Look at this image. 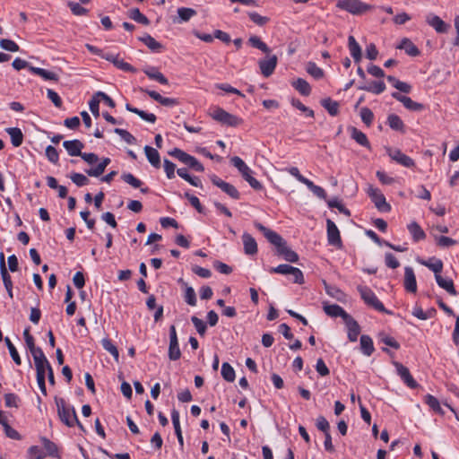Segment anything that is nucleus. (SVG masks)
<instances>
[{
    "mask_svg": "<svg viewBox=\"0 0 459 459\" xmlns=\"http://www.w3.org/2000/svg\"><path fill=\"white\" fill-rule=\"evenodd\" d=\"M255 227L264 234L271 244L276 247L278 255H282L286 261L296 263L299 260L298 254L288 247L287 242L281 235L257 221L255 222Z\"/></svg>",
    "mask_w": 459,
    "mask_h": 459,
    "instance_id": "1",
    "label": "nucleus"
},
{
    "mask_svg": "<svg viewBox=\"0 0 459 459\" xmlns=\"http://www.w3.org/2000/svg\"><path fill=\"white\" fill-rule=\"evenodd\" d=\"M55 403L57 415L65 426L72 428L76 425L82 431H86L83 425L79 421L76 411L73 406L67 405L65 399L61 397H55Z\"/></svg>",
    "mask_w": 459,
    "mask_h": 459,
    "instance_id": "2",
    "label": "nucleus"
},
{
    "mask_svg": "<svg viewBox=\"0 0 459 459\" xmlns=\"http://www.w3.org/2000/svg\"><path fill=\"white\" fill-rule=\"evenodd\" d=\"M336 7L353 15H361L374 8L373 5L360 0H338Z\"/></svg>",
    "mask_w": 459,
    "mask_h": 459,
    "instance_id": "3",
    "label": "nucleus"
},
{
    "mask_svg": "<svg viewBox=\"0 0 459 459\" xmlns=\"http://www.w3.org/2000/svg\"><path fill=\"white\" fill-rule=\"evenodd\" d=\"M231 164L238 169L243 178L248 182L250 186L255 190H261L263 188L262 184L252 177L250 168L244 162L242 159L238 156H234L230 159Z\"/></svg>",
    "mask_w": 459,
    "mask_h": 459,
    "instance_id": "4",
    "label": "nucleus"
},
{
    "mask_svg": "<svg viewBox=\"0 0 459 459\" xmlns=\"http://www.w3.org/2000/svg\"><path fill=\"white\" fill-rule=\"evenodd\" d=\"M363 301L369 307L379 312L389 313L384 307L383 303L377 299L372 290L367 286L359 285L357 287Z\"/></svg>",
    "mask_w": 459,
    "mask_h": 459,
    "instance_id": "5",
    "label": "nucleus"
},
{
    "mask_svg": "<svg viewBox=\"0 0 459 459\" xmlns=\"http://www.w3.org/2000/svg\"><path fill=\"white\" fill-rule=\"evenodd\" d=\"M169 154L178 159L179 161L186 164L190 169H193L195 171L203 172L204 170V166L197 160L196 158L185 152L184 151L178 148H174L172 151L169 152Z\"/></svg>",
    "mask_w": 459,
    "mask_h": 459,
    "instance_id": "6",
    "label": "nucleus"
},
{
    "mask_svg": "<svg viewBox=\"0 0 459 459\" xmlns=\"http://www.w3.org/2000/svg\"><path fill=\"white\" fill-rule=\"evenodd\" d=\"M367 193L378 211L382 212H388L391 211V205L386 202L385 195L379 189L373 186H369Z\"/></svg>",
    "mask_w": 459,
    "mask_h": 459,
    "instance_id": "7",
    "label": "nucleus"
},
{
    "mask_svg": "<svg viewBox=\"0 0 459 459\" xmlns=\"http://www.w3.org/2000/svg\"><path fill=\"white\" fill-rule=\"evenodd\" d=\"M216 121L230 126H238L243 123V120L221 108H216L212 115Z\"/></svg>",
    "mask_w": 459,
    "mask_h": 459,
    "instance_id": "8",
    "label": "nucleus"
},
{
    "mask_svg": "<svg viewBox=\"0 0 459 459\" xmlns=\"http://www.w3.org/2000/svg\"><path fill=\"white\" fill-rule=\"evenodd\" d=\"M386 152L393 160L405 168H412L415 166L414 160L397 148L387 147Z\"/></svg>",
    "mask_w": 459,
    "mask_h": 459,
    "instance_id": "9",
    "label": "nucleus"
},
{
    "mask_svg": "<svg viewBox=\"0 0 459 459\" xmlns=\"http://www.w3.org/2000/svg\"><path fill=\"white\" fill-rule=\"evenodd\" d=\"M210 179L214 186L221 188L225 194L230 196L232 199L238 200L240 198L239 192L233 185L223 181L216 175L211 176Z\"/></svg>",
    "mask_w": 459,
    "mask_h": 459,
    "instance_id": "10",
    "label": "nucleus"
},
{
    "mask_svg": "<svg viewBox=\"0 0 459 459\" xmlns=\"http://www.w3.org/2000/svg\"><path fill=\"white\" fill-rule=\"evenodd\" d=\"M277 63H278V58L275 55L270 56L269 54H267L266 58L261 59L258 62L261 74L264 77L271 76L275 70Z\"/></svg>",
    "mask_w": 459,
    "mask_h": 459,
    "instance_id": "11",
    "label": "nucleus"
},
{
    "mask_svg": "<svg viewBox=\"0 0 459 459\" xmlns=\"http://www.w3.org/2000/svg\"><path fill=\"white\" fill-rule=\"evenodd\" d=\"M393 365L395 367L397 374L400 376L402 380L404 382V384L408 387H410L411 389L418 387L419 385L416 382V380L412 377V376L411 375L408 368H406L405 366H403L402 363H400L398 361H393Z\"/></svg>",
    "mask_w": 459,
    "mask_h": 459,
    "instance_id": "12",
    "label": "nucleus"
},
{
    "mask_svg": "<svg viewBox=\"0 0 459 459\" xmlns=\"http://www.w3.org/2000/svg\"><path fill=\"white\" fill-rule=\"evenodd\" d=\"M30 353L34 359L37 373H46L47 369L49 368L51 365L48 360L47 357L45 356L42 349L38 348L37 350Z\"/></svg>",
    "mask_w": 459,
    "mask_h": 459,
    "instance_id": "13",
    "label": "nucleus"
},
{
    "mask_svg": "<svg viewBox=\"0 0 459 459\" xmlns=\"http://www.w3.org/2000/svg\"><path fill=\"white\" fill-rule=\"evenodd\" d=\"M326 229H327V240L328 243L332 246L341 247H342V239L340 231L335 225V223L330 220H326Z\"/></svg>",
    "mask_w": 459,
    "mask_h": 459,
    "instance_id": "14",
    "label": "nucleus"
},
{
    "mask_svg": "<svg viewBox=\"0 0 459 459\" xmlns=\"http://www.w3.org/2000/svg\"><path fill=\"white\" fill-rule=\"evenodd\" d=\"M392 97L403 104V106L411 111H421L424 109V105L412 100L410 97L402 95L399 92H393Z\"/></svg>",
    "mask_w": 459,
    "mask_h": 459,
    "instance_id": "15",
    "label": "nucleus"
},
{
    "mask_svg": "<svg viewBox=\"0 0 459 459\" xmlns=\"http://www.w3.org/2000/svg\"><path fill=\"white\" fill-rule=\"evenodd\" d=\"M427 23L435 29L437 33H446L450 28V25L445 22L439 16L429 13L426 17Z\"/></svg>",
    "mask_w": 459,
    "mask_h": 459,
    "instance_id": "16",
    "label": "nucleus"
},
{
    "mask_svg": "<svg viewBox=\"0 0 459 459\" xmlns=\"http://www.w3.org/2000/svg\"><path fill=\"white\" fill-rule=\"evenodd\" d=\"M102 58L113 63L116 67H117L118 69H121L125 72H131V73L136 72V69L134 66H132L130 64L125 62L123 59H120L118 55H114L112 53H106L105 55H102Z\"/></svg>",
    "mask_w": 459,
    "mask_h": 459,
    "instance_id": "17",
    "label": "nucleus"
},
{
    "mask_svg": "<svg viewBox=\"0 0 459 459\" xmlns=\"http://www.w3.org/2000/svg\"><path fill=\"white\" fill-rule=\"evenodd\" d=\"M403 285L408 292L415 293L417 291V281L415 273L413 269L410 266H406L404 268Z\"/></svg>",
    "mask_w": 459,
    "mask_h": 459,
    "instance_id": "18",
    "label": "nucleus"
},
{
    "mask_svg": "<svg viewBox=\"0 0 459 459\" xmlns=\"http://www.w3.org/2000/svg\"><path fill=\"white\" fill-rule=\"evenodd\" d=\"M344 323L348 328V339L351 342H356L360 333L359 325L351 315L344 320Z\"/></svg>",
    "mask_w": 459,
    "mask_h": 459,
    "instance_id": "19",
    "label": "nucleus"
},
{
    "mask_svg": "<svg viewBox=\"0 0 459 459\" xmlns=\"http://www.w3.org/2000/svg\"><path fill=\"white\" fill-rule=\"evenodd\" d=\"M63 146L71 156H80L82 150L84 147L83 143L80 140H70L65 141Z\"/></svg>",
    "mask_w": 459,
    "mask_h": 459,
    "instance_id": "20",
    "label": "nucleus"
},
{
    "mask_svg": "<svg viewBox=\"0 0 459 459\" xmlns=\"http://www.w3.org/2000/svg\"><path fill=\"white\" fill-rule=\"evenodd\" d=\"M397 48L403 49L405 53L410 56H418L420 54L418 47L407 38L401 40V43L397 46Z\"/></svg>",
    "mask_w": 459,
    "mask_h": 459,
    "instance_id": "21",
    "label": "nucleus"
},
{
    "mask_svg": "<svg viewBox=\"0 0 459 459\" xmlns=\"http://www.w3.org/2000/svg\"><path fill=\"white\" fill-rule=\"evenodd\" d=\"M324 311L325 314L332 317H342L343 321L350 316L341 306L333 304V305H325Z\"/></svg>",
    "mask_w": 459,
    "mask_h": 459,
    "instance_id": "22",
    "label": "nucleus"
},
{
    "mask_svg": "<svg viewBox=\"0 0 459 459\" xmlns=\"http://www.w3.org/2000/svg\"><path fill=\"white\" fill-rule=\"evenodd\" d=\"M244 251L247 255H253L257 253V244L255 239L248 233L242 235Z\"/></svg>",
    "mask_w": 459,
    "mask_h": 459,
    "instance_id": "23",
    "label": "nucleus"
},
{
    "mask_svg": "<svg viewBox=\"0 0 459 459\" xmlns=\"http://www.w3.org/2000/svg\"><path fill=\"white\" fill-rule=\"evenodd\" d=\"M348 47L351 52V56L353 57L356 63H359L361 60L362 53L361 48L359 43L356 41L353 36H349L348 38Z\"/></svg>",
    "mask_w": 459,
    "mask_h": 459,
    "instance_id": "24",
    "label": "nucleus"
},
{
    "mask_svg": "<svg viewBox=\"0 0 459 459\" xmlns=\"http://www.w3.org/2000/svg\"><path fill=\"white\" fill-rule=\"evenodd\" d=\"M144 152H145L148 161L154 168L159 169L160 167V157L159 152L156 149H154L149 145H146L144 147Z\"/></svg>",
    "mask_w": 459,
    "mask_h": 459,
    "instance_id": "25",
    "label": "nucleus"
},
{
    "mask_svg": "<svg viewBox=\"0 0 459 459\" xmlns=\"http://www.w3.org/2000/svg\"><path fill=\"white\" fill-rule=\"evenodd\" d=\"M385 83L383 81L372 82L371 84H360L358 86L359 90L372 92L374 94H380L385 90Z\"/></svg>",
    "mask_w": 459,
    "mask_h": 459,
    "instance_id": "26",
    "label": "nucleus"
},
{
    "mask_svg": "<svg viewBox=\"0 0 459 459\" xmlns=\"http://www.w3.org/2000/svg\"><path fill=\"white\" fill-rule=\"evenodd\" d=\"M171 420L175 429V434L178 437V444L182 448L184 446V439L182 436V430L179 423V412L177 410H172L171 411Z\"/></svg>",
    "mask_w": 459,
    "mask_h": 459,
    "instance_id": "27",
    "label": "nucleus"
},
{
    "mask_svg": "<svg viewBox=\"0 0 459 459\" xmlns=\"http://www.w3.org/2000/svg\"><path fill=\"white\" fill-rule=\"evenodd\" d=\"M387 124L393 130L405 133V125L398 115L390 114L387 117Z\"/></svg>",
    "mask_w": 459,
    "mask_h": 459,
    "instance_id": "28",
    "label": "nucleus"
},
{
    "mask_svg": "<svg viewBox=\"0 0 459 459\" xmlns=\"http://www.w3.org/2000/svg\"><path fill=\"white\" fill-rule=\"evenodd\" d=\"M6 133L10 135L12 144L14 147H19L22 145V141H23V134L20 128L9 127V128H6Z\"/></svg>",
    "mask_w": 459,
    "mask_h": 459,
    "instance_id": "29",
    "label": "nucleus"
},
{
    "mask_svg": "<svg viewBox=\"0 0 459 459\" xmlns=\"http://www.w3.org/2000/svg\"><path fill=\"white\" fill-rule=\"evenodd\" d=\"M351 136L359 145L364 146V147H366L368 149L371 148L367 135L363 132H361L359 129H357L356 127H351Z\"/></svg>",
    "mask_w": 459,
    "mask_h": 459,
    "instance_id": "30",
    "label": "nucleus"
},
{
    "mask_svg": "<svg viewBox=\"0 0 459 459\" xmlns=\"http://www.w3.org/2000/svg\"><path fill=\"white\" fill-rule=\"evenodd\" d=\"M109 158H103L101 161L95 167L86 170V174L90 177L98 178L103 174L107 166L110 163Z\"/></svg>",
    "mask_w": 459,
    "mask_h": 459,
    "instance_id": "31",
    "label": "nucleus"
},
{
    "mask_svg": "<svg viewBox=\"0 0 459 459\" xmlns=\"http://www.w3.org/2000/svg\"><path fill=\"white\" fill-rule=\"evenodd\" d=\"M126 110L134 113V114H136L138 115L142 119L147 121V122H150V123H155L156 122V116L152 113H147L143 110H141L137 108H134L133 106H131L130 104H126Z\"/></svg>",
    "mask_w": 459,
    "mask_h": 459,
    "instance_id": "32",
    "label": "nucleus"
},
{
    "mask_svg": "<svg viewBox=\"0 0 459 459\" xmlns=\"http://www.w3.org/2000/svg\"><path fill=\"white\" fill-rule=\"evenodd\" d=\"M436 281L437 285L446 290L450 295H456L454 281L451 279H445L441 275H436Z\"/></svg>",
    "mask_w": 459,
    "mask_h": 459,
    "instance_id": "33",
    "label": "nucleus"
},
{
    "mask_svg": "<svg viewBox=\"0 0 459 459\" xmlns=\"http://www.w3.org/2000/svg\"><path fill=\"white\" fill-rule=\"evenodd\" d=\"M419 262L425 265L426 267H428L429 269H430L431 271L434 272L435 273V276L436 275H440V273L442 272L443 270V263L440 259H435V258H432L429 261H425V260H419Z\"/></svg>",
    "mask_w": 459,
    "mask_h": 459,
    "instance_id": "34",
    "label": "nucleus"
},
{
    "mask_svg": "<svg viewBox=\"0 0 459 459\" xmlns=\"http://www.w3.org/2000/svg\"><path fill=\"white\" fill-rule=\"evenodd\" d=\"M360 349L361 351L367 356H370L374 352V344L370 336L366 334L361 335Z\"/></svg>",
    "mask_w": 459,
    "mask_h": 459,
    "instance_id": "35",
    "label": "nucleus"
},
{
    "mask_svg": "<svg viewBox=\"0 0 459 459\" xmlns=\"http://www.w3.org/2000/svg\"><path fill=\"white\" fill-rule=\"evenodd\" d=\"M408 230L415 242L422 240L426 238L425 232L420 228V226L415 221H413L408 225Z\"/></svg>",
    "mask_w": 459,
    "mask_h": 459,
    "instance_id": "36",
    "label": "nucleus"
},
{
    "mask_svg": "<svg viewBox=\"0 0 459 459\" xmlns=\"http://www.w3.org/2000/svg\"><path fill=\"white\" fill-rule=\"evenodd\" d=\"M321 105L327 110L331 116H337L339 114V103L333 100L331 98L323 99Z\"/></svg>",
    "mask_w": 459,
    "mask_h": 459,
    "instance_id": "37",
    "label": "nucleus"
},
{
    "mask_svg": "<svg viewBox=\"0 0 459 459\" xmlns=\"http://www.w3.org/2000/svg\"><path fill=\"white\" fill-rule=\"evenodd\" d=\"M30 70L33 74L41 76L44 80H47V81H57L58 80V75L56 74L48 71L46 69L30 66Z\"/></svg>",
    "mask_w": 459,
    "mask_h": 459,
    "instance_id": "38",
    "label": "nucleus"
},
{
    "mask_svg": "<svg viewBox=\"0 0 459 459\" xmlns=\"http://www.w3.org/2000/svg\"><path fill=\"white\" fill-rule=\"evenodd\" d=\"M292 86L302 95L308 96L311 92V87L309 83L302 79L299 78L293 82Z\"/></svg>",
    "mask_w": 459,
    "mask_h": 459,
    "instance_id": "39",
    "label": "nucleus"
},
{
    "mask_svg": "<svg viewBox=\"0 0 459 459\" xmlns=\"http://www.w3.org/2000/svg\"><path fill=\"white\" fill-rule=\"evenodd\" d=\"M128 17L140 24H150V20L144 14H143L138 8H133L129 10Z\"/></svg>",
    "mask_w": 459,
    "mask_h": 459,
    "instance_id": "40",
    "label": "nucleus"
},
{
    "mask_svg": "<svg viewBox=\"0 0 459 459\" xmlns=\"http://www.w3.org/2000/svg\"><path fill=\"white\" fill-rule=\"evenodd\" d=\"M143 72L152 80H155L164 85L169 83L168 79L160 72H159L155 67L146 69Z\"/></svg>",
    "mask_w": 459,
    "mask_h": 459,
    "instance_id": "41",
    "label": "nucleus"
},
{
    "mask_svg": "<svg viewBox=\"0 0 459 459\" xmlns=\"http://www.w3.org/2000/svg\"><path fill=\"white\" fill-rule=\"evenodd\" d=\"M168 355L170 360H178L181 357L179 349L178 339L169 340Z\"/></svg>",
    "mask_w": 459,
    "mask_h": 459,
    "instance_id": "42",
    "label": "nucleus"
},
{
    "mask_svg": "<svg viewBox=\"0 0 459 459\" xmlns=\"http://www.w3.org/2000/svg\"><path fill=\"white\" fill-rule=\"evenodd\" d=\"M139 40L144 43L152 51H160L162 48L161 44L149 34L140 37Z\"/></svg>",
    "mask_w": 459,
    "mask_h": 459,
    "instance_id": "43",
    "label": "nucleus"
},
{
    "mask_svg": "<svg viewBox=\"0 0 459 459\" xmlns=\"http://www.w3.org/2000/svg\"><path fill=\"white\" fill-rule=\"evenodd\" d=\"M42 444L44 446V449L46 450V455H49L52 457H57L58 456V448L56 445L50 441L49 439L43 437L42 438Z\"/></svg>",
    "mask_w": 459,
    "mask_h": 459,
    "instance_id": "44",
    "label": "nucleus"
},
{
    "mask_svg": "<svg viewBox=\"0 0 459 459\" xmlns=\"http://www.w3.org/2000/svg\"><path fill=\"white\" fill-rule=\"evenodd\" d=\"M248 42L253 48H255L265 54L270 53V48L268 46L264 41H262L258 36H251L248 39Z\"/></svg>",
    "mask_w": 459,
    "mask_h": 459,
    "instance_id": "45",
    "label": "nucleus"
},
{
    "mask_svg": "<svg viewBox=\"0 0 459 459\" xmlns=\"http://www.w3.org/2000/svg\"><path fill=\"white\" fill-rule=\"evenodd\" d=\"M221 376L228 382H233L235 380V370L228 362L222 363Z\"/></svg>",
    "mask_w": 459,
    "mask_h": 459,
    "instance_id": "46",
    "label": "nucleus"
},
{
    "mask_svg": "<svg viewBox=\"0 0 459 459\" xmlns=\"http://www.w3.org/2000/svg\"><path fill=\"white\" fill-rule=\"evenodd\" d=\"M101 343H102V347L107 351H108L113 357L114 359L118 361V358H119V352H118V350L117 348L112 343L111 340L108 339V338H104L102 341H101Z\"/></svg>",
    "mask_w": 459,
    "mask_h": 459,
    "instance_id": "47",
    "label": "nucleus"
},
{
    "mask_svg": "<svg viewBox=\"0 0 459 459\" xmlns=\"http://www.w3.org/2000/svg\"><path fill=\"white\" fill-rule=\"evenodd\" d=\"M4 342L9 350L10 355H11L13 360L14 361V363L16 365H21L22 364L21 357H20L16 348L12 343L11 340L8 337H5Z\"/></svg>",
    "mask_w": 459,
    "mask_h": 459,
    "instance_id": "48",
    "label": "nucleus"
},
{
    "mask_svg": "<svg viewBox=\"0 0 459 459\" xmlns=\"http://www.w3.org/2000/svg\"><path fill=\"white\" fill-rule=\"evenodd\" d=\"M306 186L318 198L324 199V200L326 199V192L323 187L315 185L311 180H308L307 182H306Z\"/></svg>",
    "mask_w": 459,
    "mask_h": 459,
    "instance_id": "49",
    "label": "nucleus"
},
{
    "mask_svg": "<svg viewBox=\"0 0 459 459\" xmlns=\"http://www.w3.org/2000/svg\"><path fill=\"white\" fill-rule=\"evenodd\" d=\"M121 178L132 186L134 188H140L143 184L139 178H135L132 173H123Z\"/></svg>",
    "mask_w": 459,
    "mask_h": 459,
    "instance_id": "50",
    "label": "nucleus"
},
{
    "mask_svg": "<svg viewBox=\"0 0 459 459\" xmlns=\"http://www.w3.org/2000/svg\"><path fill=\"white\" fill-rule=\"evenodd\" d=\"M307 72L316 79H321L324 77V71L318 67L315 63L309 62L307 65Z\"/></svg>",
    "mask_w": 459,
    "mask_h": 459,
    "instance_id": "51",
    "label": "nucleus"
},
{
    "mask_svg": "<svg viewBox=\"0 0 459 459\" xmlns=\"http://www.w3.org/2000/svg\"><path fill=\"white\" fill-rule=\"evenodd\" d=\"M70 178L77 186H83L89 184V178L81 173L74 172L70 175Z\"/></svg>",
    "mask_w": 459,
    "mask_h": 459,
    "instance_id": "52",
    "label": "nucleus"
},
{
    "mask_svg": "<svg viewBox=\"0 0 459 459\" xmlns=\"http://www.w3.org/2000/svg\"><path fill=\"white\" fill-rule=\"evenodd\" d=\"M0 47L10 52H17L20 50V47L12 39H0Z\"/></svg>",
    "mask_w": 459,
    "mask_h": 459,
    "instance_id": "53",
    "label": "nucleus"
},
{
    "mask_svg": "<svg viewBox=\"0 0 459 459\" xmlns=\"http://www.w3.org/2000/svg\"><path fill=\"white\" fill-rule=\"evenodd\" d=\"M425 402L435 412L443 413L439 402L435 396L427 394Z\"/></svg>",
    "mask_w": 459,
    "mask_h": 459,
    "instance_id": "54",
    "label": "nucleus"
},
{
    "mask_svg": "<svg viewBox=\"0 0 459 459\" xmlns=\"http://www.w3.org/2000/svg\"><path fill=\"white\" fill-rule=\"evenodd\" d=\"M114 133L121 136V138L129 144H134L136 142L135 137L125 129L115 128Z\"/></svg>",
    "mask_w": 459,
    "mask_h": 459,
    "instance_id": "55",
    "label": "nucleus"
},
{
    "mask_svg": "<svg viewBox=\"0 0 459 459\" xmlns=\"http://www.w3.org/2000/svg\"><path fill=\"white\" fill-rule=\"evenodd\" d=\"M178 14L183 22H187L196 14L195 10L187 7H180L178 9Z\"/></svg>",
    "mask_w": 459,
    "mask_h": 459,
    "instance_id": "56",
    "label": "nucleus"
},
{
    "mask_svg": "<svg viewBox=\"0 0 459 459\" xmlns=\"http://www.w3.org/2000/svg\"><path fill=\"white\" fill-rule=\"evenodd\" d=\"M1 273V276H2V279H3V281H4V285L6 289V291L8 293V296L13 299V282H12V279H11V276L7 272H3V273Z\"/></svg>",
    "mask_w": 459,
    "mask_h": 459,
    "instance_id": "57",
    "label": "nucleus"
},
{
    "mask_svg": "<svg viewBox=\"0 0 459 459\" xmlns=\"http://www.w3.org/2000/svg\"><path fill=\"white\" fill-rule=\"evenodd\" d=\"M67 5L69 6L71 12L77 16L85 15L88 13V10L82 7L80 4L75 2H68Z\"/></svg>",
    "mask_w": 459,
    "mask_h": 459,
    "instance_id": "58",
    "label": "nucleus"
},
{
    "mask_svg": "<svg viewBox=\"0 0 459 459\" xmlns=\"http://www.w3.org/2000/svg\"><path fill=\"white\" fill-rule=\"evenodd\" d=\"M248 17L250 20L259 26H264L269 22V18L266 16H262L255 12L248 13Z\"/></svg>",
    "mask_w": 459,
    "mask_h": 459,
    "instance_id": "59",
    "label": "nucleus"
},
{
    "mask_svg": "<svg viewBox=\"0 0 459 459\" xmlns=\"http://www.w3.org/2000/svg\"><path fill=\"white\" fill-rule=\"evenodd\" d=\"M192 323L194 324L196 331L201 336H204L206 333V324L197 316H194L191 318Z\"/></svg>",
    "mask_w": 459,
    "mask_h": 459,
    "instance_id": "60",
    "label": "nucleus"
},
{
    "mask_svg": "<svg viewBox=\"0 0 459 459\" xmlns=\"http://www.w3.org/2000/svg\"><path fill=\"white\" fill-rule=\"evenodd\" d=\"M46 156L50 162L54 164H56L58 162L59 154L57 150L54 146L48 145L46 148Z\"/></svg>",
    "mask_w": 459,
    "mask_h": 459,
    "instance_id": "61",
    "label": "nucleus"
},
{
    "mask_svg": "<svg viewBox=\"0 0 459 459\" xmlns=\"http://www.w3.org/2000/svg\"><path fill=\"white\" fill-rule=\"evenodd\" d=\"M185 197L189 201L190 204L196 209L198 212H204V207L202 206L198 197L189 194L188 192L185 193Z\"/></svg>",
    "mask_w": 459,
    "mask_h": 459,
    "instance_id": "62",
    "label": "nucleus"
},
{
    "mask_svg": "<svg viewBox=\"0 0 459 459\" xmlns=\"http://www.w3.org/2000/svg\"><path fill=\"white\" fill-rule=\"evenodd\" d=\"M360 117L367 126H370L374 119V114L370 108L364 107L360 110Z\"/></svg>",
    "mask_w": 459,
    "mask_h": 459,
    "instance_id": "63",
    "label": "nucleus"
},
{
    "mask_svg": "<svg viewBox=\"0 0 459 459\" xmlns=\"http://www.w3.org/2000/svg\"><path fill=\"white\" fill-rule=\"evenodd\" d=\"M185 300L190 306L194 307L196 305V296L195 290L192 287L186 286L185 291Z\"/></svg>",
    "mask_w": 459,
    "mask_h": 459,
    "instance_id": "64",
    "label": "nucleus"
}]
</instances>
